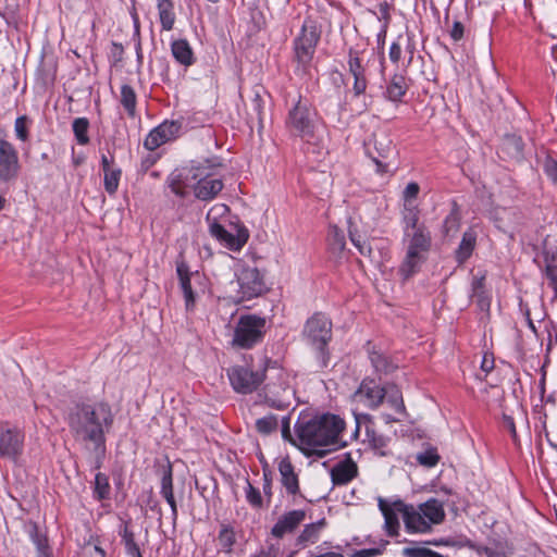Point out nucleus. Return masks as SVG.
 I'll list each match as a JSON object with an SVG mask.
<instances>
[{
    "mask_svg": "<svg viewBox=\"0 0 557 557\" xmlns=\"http://www.w3.org/2000/svg\"><path fill=\"white\" fill-rule=\"evenodd\" d=\"M113 423L111 407L103 401L77 403L69 414L74 440L92 454L95 469H99L106 454V433Z\"/></svg>",
    "mask_w": 557,
    "mask_h": 557,
    "instance_id": "1",
    "label": "nucleus"
},
{
    "mask_svg": "<svg viewBox=\"0 0 557 557\" xmlns=\"http://www.w3.org/2000/svg\"><path fill=\"white\" fill-rule=\"evenodd\" d=\"M227 213H228V207L223 203H219V205L213 206L209 210V212L207 213V220H208V222H216L218 216L226 215Z\"/></svg>",
    "mask_w": 557,
    "mask_h": 557,
    "instance_id": "48",
    "label": "nucleus"
},
{
    "mask_svg": "<svg viewBox=\"0 0 557 557\" xmlns=\"http://www.w3.org/2000/svg\"><path fill=\"white\" fill-rule=\"evenodd\" d=\"M326 527L325 519H320L317 522L306 524L296 539V545L305 548L308 545L315 544L322 530Z\"/></svg>",
    "mask_w": 557,
    "mask_h": 557,
    "instance_id": "22",
    "label": "nucleus"
},
{
    "mask_svg": "<svg viewBox=\"0 0 557 557\" xmlns=\"http://www.w3.org/2000/svg\"><path fill=\"white\" fill-rule=\"evenodd\" d=\"M367 435H368L369 442L375 449H381V448L386 447V445H387L386 437H384L382 435H377V434H375L374 431H370V430L367 431Z\"/></svg>",
    "mask_w": 557,
    "mask_h": 557,
    "instance_id": "49",
    "label": "nucleus"
},
{
    "mask_svg": "<svg viewBox=\"0 0 557 557\" xmlns=\"http://www.w3.org/2000/svg\"><path fill=\"white\" fill-rule=\"evenodd\" d=\"M281 482L287 493L296 494L299 491L298 476L294 471V467L288 458H283L278 463Z\"/></svg>",
    "mask_w": 557,
    "mask_h": 557,
    "instance_id": "24",
    "label": "nucleus"
},
{
    "mask_svg": "<svg viewBox=\"0 0 557 557\" xmlns=\"http://www.w3.org/2000/svg\"><path fill=\"white\" fill-rule=\"evenodd\" d=\"M267 292L262 274L257 268H243L236 274V280L226 286V298L233 304L240 305Z\"/></svg>",
    "mask_w": 557,
    "mask_h": 557,
    "instance_id": "4",
    "label": "nucleus"
},
{
    "mask_svg": "<svg viewBox=\"0 0 557 557\" xmlns=\"http://www.w3.org/2000/svg\"><path fill=\"white\" fill-rule=\"evenodd\" d=\"M32 537L37 549L36 557H50L51 552L48 546L47 537L39 533L36 528L35 532L32 534Z\"/></svg>",
    "mask_w": 557,
    "mask_h": 557,
    "instance_id": "40",
    "label": "nucleus"
},
{
    "mask_svg": "<svg viewBox=\"0 0 557 557\" xmlns=\"http://www.w3.org/2000/svg\"><path fill=\"white\" fill-rule=\"evenodd\" d=\"M277 419L272 414L265 416L256 421L258 432L264 435L274 432L277 429Z\"/></svg>",
    "mask_w": 557,
    "mask_h": 557,
    "instance_id": "41",
    "label": "nucleus"
},
{
    "mask_svg": "<svg viewBox=\"0 0 557 557\" xmlns=\"http://www.w3.org/2000/svg\"><path fill=\"white\" fill-rule=\"evenodd\" d=\"M358 474L357 463L347 454L344 459L337 461L331 470V478L335 485H345Z\"/></svg>",
    "mask_w": 557,
    "mask_h": 557,
    "instance_id": "18",
    "label": "nucleus"
},
{
    "mask_svg": "<svg viewBox=\"0 0 557 557\" xmlns=\"http://www.w3.org/2000/svg\"><path fill=\"white\" fill-rule=\"evenodd\" d=\"M331 245L338 251L345 248V236L337 228H334L331 234Z\"/></svg>",
    "mask_w": 557,
    "mask_h": 557,
    "instance_id": "51",
    "label": "nucleus"
},
{
    "mask_svg": "<svg viewBox=\"0 0 557 557\" xmlns=\"http://www.w3.org/2000/svg\"><path fill=\"white\" fill-rule=\"evenodd\" d=\"M494 367V362H493V359H488L487 356H484L483 360H482V364H481V368L483 371L485 372H490Z\"/></svg>",
    "mask_w": 557,
    "mask_h": 557,
    "instance_id": "57",
    "label": "nucleus"
},
{
    "mask_svg": "<svg viewBox=\"0 0 557 557\" xmlns=\"http://www.w3.org/2000/svg\"><path fill=\"white\" fill-rule=\"evenodd\" d=\"M344 429L345 422L342 418L327 413L300 425L298 436L310 453L323 456L329 450L326 447L339 443Z\"/></svg>",
    "mask_w": 557,
    "mask_h": 557,
    "instance_id": "2",
    "label": "nucleus"
},
{
    "mask_svg": "<svg viewBox=\"0 0 557 557\" xmlns=\"http://www.w3.org/2000/svg\"><path fill=\"white\" fill-rule=\"evenodd\" d=\"M176 271L184 294L185 307L187 310H193L197 296V290L194 289L193 282L200 281L201 276L197 272L189 273L188 267L184 262L177 263Z\"/></svg>",
    "mask_w": 557,
    "mask_h": 557,
    "instance_id": "17",
    "label": "nucleus"
},
{
    "mask_svg": "<svg viewBox=\"0 0 557 557\" xmlns=\"http://www.w3.org/2000/svg\"><path fill=\"white\" fill-rule=\"evenodd\" d=\"M194 166L190 169L175 170L168 177L169 188L178 197H185L187 189H193Z\"/></svg>",
    "mask_w": 557,
    "mask_h": 557,
    "instance_id": "19",
    "label": "nucleus"
},
{
    "mask_svg": "<svg viewBox=\"0 0 557 557\" xmlns=\"http://www.w3.org/2000/svg\"><path fill=\"white\" fill-rule=\"evenodd\" d=\"M503 149L507 151L513 150V154L518 157L522 151V141L516 136H507L504 139Z\"/></svg>",
    "mask_w": 557,
    "mask_h": 557,
    "instance_id": "44",
    "label": "nucleus"
},
{
    "mask_svg": "<svg viewBox=\"0 0 557 557\" xmlns=\"http://www.w3.org/2000/svg\"><path fill=\"white\" fill-rule=\"evenodd\" d=\"M544 171L553 184L557 186V161L553 159L546 160Z\"/></svg>",
    "mask_w": 557,
    "mask_h": 557,
    "instance_id": "50",
    "label": "nucleus"
},
{
    "mask_svg": "<svg viewBox=\"0 0 557 557\" xmlns=\"http://www.w3.org/2000/svg\"><path fill=\"white\" fill-rule=\"evenodd\" d=\"M349 236L351 243L356 246V248L360 251L362 255H371V247L367 244L364 239L360 235H358L354 230H349Z\"/></svg>",
    "mask_w": 557,
    "mask_h": 557,
    "instance_id": "45",
    "label": "nucleus"
},
{
    "mask_svg": "<svg viewBox=\"0 0 557 557\" xmlns=\"http://www.w3.org/2000/svg\"><path fill=\"white\" fill-rule=\"evenodd\" d=\"M384 386H380L373 381H363L354 394L358 403H362L369 408L375 409L384 401Z\"/></svg>",
    "mask_w": 557,
    "mask_h": 557,
    "instance_id": "15",
    "label": "nucleus"
},
{
    "mask_svg": "<svg viewBox=\"0 0 557 557\" xmlns=\"http://www.w3.org/2000/svg\"><path fill=\"white\" fill-rule=\"evenodd\" d=\"M193 191L197 199L209 201L223 189V182L207 166H194Z\"/></svg>",
    "mask_w": 557,
    "mask_h": 557,
    "instance_id": "7",
    "label": "nucleus"
},
{
    "mask_svg": "<svg viewBox=\"0 0 557 557\" xmlns=\"http://www.w3.org/2000/svg\"><path fill=\"white\" fill-rule=\"evenodd\" d=\"M121 103L131 116L135 115L136 94L129 85H123L121 88Z\"/></svg>",
    "mask_w": 557,
    "mask_h": 557,
    "instance_id": "33",
    "label": "nucleus"
},
{
    "mask_svg": "<svg viewBox=\"0 0 557 557\" xmlns=\"http://www.w3.org/2000/svg\"><path fill=\"white\" fill-rule=\"evenodd\" d=\"M4 205H5V199L0 196V210H2L4 208Z\"/></svg>",
    "mask_w": 557,
    "mask_h": 557,
    "instance_id": "63",
    "label": "nucleus"
},
{
    "mask_svg": "<svg viewBox=\"0 0 557 557\" xmlns=\"http://www.w3.org/2000/svg\"><path fill=\"white\" fill-rule=\"evenodd\" d=\"M79 557H106V552L98 540H90L82 546Z\"/></svg>",
    "mask_w": 557,
    "mask_h": 557,
    "instance_id": "35",
    "label": "nucleus"
},
{
    "mask_svg": "<svg viewBox=\"0 0 557 557\" xmlns=\"http://www.w3.org/2000/svg\"><path fill=\"white\" fill-rule=\"evenodd\" d=\"M157 9L162 29L172 30L176 20L173 1L157 0Z\"/></svg>",
    "mask_w": 557,
    "mask_h": 557,
    "instance_id": "26",
    "label": "nucleus"
},
{
    "mask_svg": "<svg viewBox=\"0 0 557 557\" xmlns=\"http://www.w3.org/2000/svg\"><path fill=\"white\" fill-rule=\"evenodd\" d=\"M306 511L295 509L283 513L271 530L274 537L282 539L284 535L293 533L306 519Z\"/></svg>",
    "mask_w": 557,
    "mask_h": 557,
    "instance_id": "16",
    "label": "nucleus"
},
{
    "mask_svg": "<svg viewBox=\"0 0 557 557\" xmlns=\"http://www.w3.org/2000/svg\"><path fill=\"white\" fill-rule=\"evenodd\" d=\"M371 362L376 371L387 373L393 369V364L388 361V359L376 351H373L370 355Z\"/></svg>",
    "mask_w": 557,
    "mask_h": 557,
    "instance_id": "42",
    "label": "nucleus"
},
{
    "mask_svg": "<svg viewBox=\"0 0 557 557\" xmlns=\"http://www.w3.org/2000/svg\"><path fill=\"white\" fill-rule=\"evenodd\" d=\"M289 126L302 138L310 140L314 135V122L312 113L307 104L299 100L289 112Z\"/></svg>",
    "mask_w": 557,
    "mask_h": 557,
    "instance_id": "11",
    "label": "nucleus"
},
{
    "mask_svg": "<svg viewBox=\"0 0 557 557\" xmlns=\"http://www.w3.org/2000/svg\"><path fill=\"white\" fill-rule=\"evenodd\" d=\"M15 133L18 139L22 141L27 140L28 138V131H27V119L26 116H20L15 121Z\"/></svg>",
    "mask_w": 557,
    "mask_h": 557,
    "instance_id": "47",
    "label": "nucleus"
},
{
    "mask_svg": "<svg viewBox=\"0 0 557 557\" xmlns=\"http://www.w3.org/2000/svg\"><path fill=\"white\" fill-rule=\"evenodd\" d=\"M320 39V29L314 21H305L300 35L295 40V54L299 63L307 64L312 59Z\"/></svg>",
    "mask_w": 557,
    "mask_h": 557,
    "instance_id": "8",
    "label": "nucleus"
},
{
    "mask_svg": "<svg viewBox=\"0 0 557 557\" xmlns=\"http://www.w3.org/2000/svg\"><path fill=\"white\" fill-rule=\"evenodd\" d=\"M247 499L255 507H260L262 504L260 492L252 487L250 484H248L247 488Z\"/></svg>",
    "mask_w": 557,
    "mask_h": 557,
    "instance_id": "52",
    "label": "nucleus"
},
{
    "mask_svg": "<svg viewBox=\"0 0 557 557\" xmlns=\"http://www.w3.org/2000/svg\"><path fill=\"white\" fill-rule=\"evenodd\" d=\"M380 554L377 548L361 549L356 552L351 557H374Z\"/></svg>",
    "mask_w": 557,
    "mask_h": 557,
    "instance_id": "56",
    "label": "nucleus"
},
{
    "mask_svg": "<svg viewBox=\"0 0 557 557\" xmlns=\"http://www.w3.org/2000/svg\"><path fill=\"white\" fill-rule=\"evenodd\" d=\"M373 146L376 156H372V159L376 164V171L380 174H384L388 171V163L384 160H387L393 153V143L387 136L381 135L374 136Z\"/></svg>",
    "mask_w": 557,
    "mask_h": 557,
    "instance_id": "20",
    "label": "nucleus"
},
{
    "mask_svg": "<svg viewBox=\"0 0 557 557\" xmlns=\"http://www.w3.org/2000/svg\"><path fill=\"white\" fill-rule=\"evenodd\" d=\"M89 122L85 117H77L73 122V132L75 138L79 145H87L89 143L88 137Z\"/></svg>",
    "mask_w": 557,
    "mask_h": 557,
    "instance_id": "34",
    "label": "nucleus"
},
{
    "mask_svg": "<svg viewBox=\"0 0 557 557\" xmlns=\"http://www.w3.org/2000/svg\"><path fill=\"white\" fill-rule=\"evenodd\" d=\"M265 319L255 315H242L235 327L231 346L237 349H250L262 342L265 334Z\"/></svg>",
    "mask_w": 557,
    "mask_h": 557,
    "instance_id": "5",
    "label": "nucleus"
},
{
    "mask_svg": "<svg viewBox=\"0 0 557 557\" xmlns=\"http://www.w3.org/2000/svg\"><path fill=\"white\" fill-rule=\"evenodd\" d=\"M101 164H102L103 172L113 170V168L111 166L110 160L108 159L107 156H102Z\"/></svg>",
    "mask_w": 557,
    "mask_h": 557,
    "instance_id": "58",
    "label": "nucleus"
},
{
    "mask_svg": "<svg viewBox=\"0 0 557 557\" xmlns=\"http://www.w3.org/2000/svg\"><path fill=\"white\" fill-rule=\"evenodd\" d=\"M485 554L488 556V557H493V552L488 548H485Z\"/></svg>",
    "mask_w": 557,
    "mask_h": 557,
    "instance_id": "64",
    "label": "nucleus"
},
{
    "mask_svg": "<svg viewBox=\"0 0 557 557\" xmlns=\"http://www.w3.org/2000/svg\"><path fill=\"white\" fill-rule=\"evenodd\" d=\"M161 494L170 505L172 513L175 517L177 515V507L173 494V478L171 465L166 467V470L163 473L161 481Z\"/></svg>",
    "mask_w": 557,
    "mask_h": 557,
    "instance_id": "29",
    "label": "nucleus"
},
{
    "mask_svg": "<svg viewBox=\"0 0 557 557\" xmlns=\"http://www.w3.org/2000/svg\"><path fill=\"white\" fill-rule=\"evenodd\" d=\"M406 78L403 75L395 74L387 86V97L392 101H399L407 90Z\"/></svg>",
    "mask_w": 557,
    "mask_h": 557,
    "instance_id": "31",
    "label": "nucleus"
},
{
    "mask_svg": "<svg viewBox=\"0 0 557 557\" xmlns=\"http://www.w3.org/2000/svg\"><path fill=\"white\" fill-rule=\"evenodd\" d=\"M110 494V484L108 476L103 473H97L95 478V495L101 500L106 499Z\"/></svg>",
    "mask_w": 557,
    "mask_h": 557,
    "instance_id": "36",
    "label": "nucleus"
},
{
    "mask_svg": "<svg viewBox=\"0 0 557 557\" xmlns=\"http://www.w3.org/2000/svg\"><path fill=\"white\" fill-rule=\"evenodd\" d=\"M384 400L391 406L395 412H404L405 406L403 395L396 385L387 384L384 386Z\"/></svg>",
    "mask_w": 557,
    "mask_h": 557,
    "instance_id": "30",
    "label": "nucleus"
},
{
    "mask_svg": "<svg viewBox=\"0 0 557 557\" xmlns=\"http://www.w3.org/2000/svg\"><path fill=\"white\" fill-rule=\"evenodd\" d=\"M379 508L384 516L386 532L391 536H396L399 531L398 513H401L396 508V502L393 505H389L385 499L380 497Z\"/></svg>",
    "mask_w": 557,
    "mask_h": 557,
    "instance_id": "23",
    "label": "nucleus"
},
{
    "mask_svg": "<svg viewBox=\"0 0 557 557\" xmlns=\"http://www.w3.org/2000/svg\"><path fill=\"white\" fill-rule=\"evenodd\" d=\"M122 539L125 545L126 553L131 557H141L139 547L135 543L134 534L128 530L127 525H124Z\"/></svg>",
    "mask_w": 557,
    "mask_h": 557,
    "instance_id": "38",
    "label": "nucleus"
},
{
    "mask_svg": "<svg viewBox=\"0 0 557 557\" xmlns=\"http://www.w3.org/2000/svg\"><path fill=\"white\" fill-rule=\"evenodd\" d=\"M438 455L434 450H426L417 455V460L425 467H434L438 462Z\"/></svg>",
    "mask_w": 557,
    "mask_h": 557,
    "instance_id": "46",
    "label": "nucleus"
},
{
    "mask_svg": "<svg viewBox=\"0 0 557 557\" xmlns=\"http://www.w3.org/2000/svg\"><path fill=\"white\" fill-rule=\"evenodd\" d=\"M475 240L476 235L472 230H469L463 233L462 239L456 252L459 261H465L471 256L472 250L475 246Z\"/></svg>",
    "mask_w": 557,
    "mask_h": 557,
    "instance_id": "32",
    "label": "nucleus"
},
{
    "mask_svg": "<svg viewBox=\"0 0 557 557\" xmlns=\"http://www.w3.org/2000/svg\"><path fill=\"white\" fill-rule=\"evenodd\" d=\"M416 223L417 218H413L412 227L416 230L409 240L405 259L399 268V273L404 278H409L418 271L430 248V234L425 233L422 227H416Z\"/></svg>",
    "mask_w": 557,
    "mask_h": 557,
    "instance_id": "6",
    "label": "nucleus"
},
{
    "mask_svg": "<svg viewBox=\"0 0 557 557\" xmlns=\"http://www.w3.org/2000/svg\"><path fill=\"white\" fill-rule=\"evenodd\" d=\"M304 336L309 344L322 350L332 337V323L321 313L313 314L304 329Z\"/></svg>",
    "mask_w": 557,
    "mask_h": 557,
    "instance_id": "9",
    "label": "nucleus"
},
{
    "mask_svg": "<svg viewBox=\"0 0 557 557\" xmlns=\"http://www.w3.org/2000/svg\"><path fill=\"white\" fill-rule=\"evenodd\" d=\"M181 131V124L175 121H165L153 128L144 141L145 148L156 150L161 145L174 139Z\"/></svg>",
    "mask_w": 557,
    "mask_h": 557,
    "instance_id": "13",
    "label": "nucleus"
},
{
    "mask_svg": "<svg viewBox=\"0 0 557 557\" xmlns=\"http://www.w3.org/2000/svg\"><path fill=\"white\" fill-rule=\"evenodd\" d=\"M219 544L225 552H231L233 545L235 544V533L233 529H231L228 525H222L219 536Z\"/></svg>",
    "mask_w": 557,
    "mask_h": 557,
    "instance_id": "39",
    "label": "nucleus"
},
{
    "mask_svg": "<svg viewBox=\"0 0 557 557\" xmlns=\"http://www.w3.org/2000/svg\"><path fill=\"white\" fill-rule=\"evenodd\" d=\"M485 274L475 275L472 281V297L476 298L478 307L481 311L488 313L491 300L484 289Z\"/></svg>",
    "mask_w": 557,
    "mask_h": 557,
    "instance_id": "27",
    "label": "nucleus"
},
{
    "mask_svg": "<svg viewBox=\"0 0 557 557\" xmlns=\"http://www.w3.org/2000/svg\"><path fill=\"white\" fill-rule=\"evenodd\" d=\"M20 169L15 148L7 140L0 139V181H10L17 175Z\"/></svg>",
    "mask_w": 557,
    "mask_h": 557,
    "instance_id": "14",
    "label": "nucleus"
},
{
    "mask_svg": "<svg viewBox=\"0 0 557 557\" xmlns=\"http://www.w3.org/2000/svg\"><path fill=\"white\" fill-rule=\"evenodd\" d=\"M24 446V433L9 423L0 424V456L16 461Z\"/></svg>",
    "mask_w": 557,
    "mask_h": 557,
    "instance_id": "10",
    "label": "nucleus"
},
{
    "mask_svg": "<svg viewBox=\"0 0 557 557\" xmlns=\"http://www.w3.org/2000/svg\"><path fill=\"white\" fill-rule=\"evenodd\" d=\"M172 54L177 62L185 66H189L194 62V52L187 40L177 39L172 42Z\"/></svg>",
    "mask_w": 557,
    "mask_h": 557,
    "instance_id": "28",
    "label": "nucleus"
},
{
    "mask_svg": "<svg viewBox=\"0 0 557 557\" xmlns=\"http://www.w3.org/2000/svg\"><path fill=\"white\" fill-rule=\"evenodd\" d=\"M349 72L354 76V90L356 95L362 94L367 88L366 69L363 58L350 53L348 61Z\"/></svg>",
    "mask_w": 557,
    "mask_h": 557,
    "instance_id": "21",
    "label": "nucleus"
},
{
    "mask_svg": "<svg viewBox=\"0 0 557 557\" xmlns=\"http://www.w3.org/2000/svg\"><path fill=\"white\" fill-rule=\"evenodd\" d=\"M548 275H549L550 280H552V285H553V287H554V289H555V292H556V295H557V280H556V277H555L553 274H550L549 272H548Z\"/></svg>",
    "mask_w": 557,
    "mask_h": 557,
    "instance_id": "62",
    "label": "nucleus"
},
{
    "mask_svg": "<svg viewBox=\"0 0 557 557\" xmlns=\"http://www.w3.org/2000/svg\"><path fill=\"white\" fill-rule=\"evenodd\" d=\"M549 21L557 24V4L552 8Z\"/></svg>",
    "mask_w": 557,
    "mask_h": 557,
    "instance_id": "60",
    "label": "nucleus"
},
{
    "mask_svg": "<svg viewBox=\"0 0 557 557\" xmlns=\"http://www.w3.org/2000/svg\"><path fill=\"white\" fill-rule=\"evenodd\" d=\"M403 554L406 557H445L426 547H405Z\"/></svg>",
    "mask_w": 557,
    "mask_h": 557,
    "instance_id": "43",
    "label": "nucleus"
},
{
    "mask_svg": "<svg viewBox=\"0 0 557 557\" xmlns=\"http://www.w3.org/2000/svg\"><path fill=\"white\" fill-rule=\"evenodd\" d=\"M450 36L454 40H460L463 37V25L460 22H455L450 30Z\"/></svg>",
    "mask_w": 557,
    "mask_h": 557,
    "instance_id": "54",
    "label": "nucleus"
},
{
    "mask_svg": "<svg viewBox=\"0 0 557 557\" xmlns=\"http://www.w3.org/2000/svg\"><path fill=\"white\" fill-rule=\"evenodd\" d=\"M444 506L445 502L437 498H430L416 507L396 502L409 533H429L433 525L443 523L446 517Z\"/></svg>",
    "mask_w": 557,
    "mask_h": 557,
    "instance_id": "3",
    "label": "nucleus"
},
{
    "mask_svg": "<svg viewBox=\"0 0 557 557\" xmlns=\"http://www.w3.org/2000/svg\"><path fill=\"white\" fill-rule=\"evenodd\" d=\"M383 418H384V420H385V422H386V423H392V422H395V421L397 420L396 418L392 417V416H391V414H388V413H384V414H383Z\"/></svg>",
    "mask_w": 557,
    "mask_h": 557,
    "instance_id": "61",
    "label": "nucleus"
},
{
    "mask_svg": "<svg viewBox=\"0 0 557 557\" xmlns=\"http://www.w3.org/2000/svg\"><path fill=\"white\" fill-rule=\"evenodd\" d=\"M210 234L223 243L225 246L232 249H239L245 243V238L235 237L233 234L228 233L221 224L218 222H209Z\"/></svg>",
    "mask_w": 557,
    "mask_h": 557,
    "instance_id": "25",
    "label": "nucleus"
},
{
    "mask_svg": "<svg viewBox=\"0 0 557 557\" xmlns=\"http://www.w3.org/2000/svg\"><path fill=\"white\" fill-rule=\"evenodd\" d=\"M506 423L512 434V436H516V426L511 418H506Z\"/></svg>",
    "mask_w": 557,
    "mask_h": 557,
    "instance_id": "59",
    "label": "nucleus"
},
{
    "mask_svg": "<svg viewBox=\"0 0 557 557\" xmlns=\"http://www.w3.org/2000/svg\"><path fill=\"white\" fill-rule=\"evenodd\" d=\"M103 174H104V178H103L104 189L110 195H113L117 190V187H119V182L121 178V170L113 169V170L103 172Z\"/></svg>",
    "mask_w": 557,
    "mask_h": 557,
    "instance_id": "37",
    "label": "nucleus"
},
{
    "mask_svg": "<svg viewBox=\"0 0 557 557\" xmlns=\"http://www.w3.org/2000/svg\"><path fill=\"white\" fill-rule=\"evenodd\" d=\"M420 187L417 183H409L404 190V198L406 201L414 199L419 194Z\"/></svg>",
    "mask_w": 557,
    "mask_h": 557,
    "instance_id": "53",
    "label": "nucleus"
},
{
    "mask_svg": "<svg viewBox=\"0 0 557 557\" xmlns=\"http://www.w3.org/2000/svg\"><path fill=\"white\" fill-rule=\"evenodd\" d=\"M232 386L239 393H251L263 381V374L253 372L245 367H234L228 370Z\"/></svg>",
    "mask_w": 557,
    "mask_h": 557,
    "instance_id": "12",
    "label": "nucleus"
},
{
    "mask_svg": "<svg viewBox=\"0 0 557 557\" xmlns=\"http://www.w3.org/2000/svg\"><path fill=\"white\" fill-rule=\"evenodd\" d=\"M401 55V48L397 42H393L389 48V59L393 62H398Z\"/></svg>",
    "mask_w": 557,
    "mask_h": 557,
    "instance_id": "55",
    "label": "nucleus"
}]
</instances>
